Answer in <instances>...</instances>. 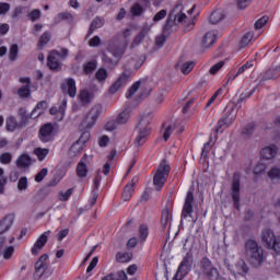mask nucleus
Returning a JSON list of instances; mask_svg holds the SVG:
<instances>
[{"mask_svg": "<svg viewBox=\"0 0 280 280\" xmlns=\"http://www.w3.org/2000/svg\"><path fill=\"white\" fill-rule=\"evenodd\" d=\"M145 62V58L141 59L138 63H135V59L127 65V69L122 72V74L109 86L108 93L109 95H115L124 84L130 80V75H132V68L139 69L141 65Z\"/></svg>", "mask_w": 280, "mask_h": 280, "instance_id": "f257e3e1", "label": "nucleus"}, {"mask_svg": "<svg viewBox=\"0 0 280 280\" xmlns=\"http://www.w3.org/2000/svg\"><path fill=\"white\" fill-rule=\"evenodd\" d=\"M151 115L150 113H144L140 116V121L136 127V131L138 132L136 138L137 145H143L148 141V137H150V132L152 131V127H150V122L152 121Z\"/></svg>", "mask_w": 280, "mask_h": 280, "instance_id": "f03ea898", "label": "nucleus"}, {"mask_svg": "<svg viewBox=\"0 0 280 280\" xmlns=\"http://www.w3.org/2000/svg\"><path fill=\"white\" fill-rule=\"evenodd\" d=\"M183 4L177 3L175 8L170 12L163 28L164 34H172V27L178 25V23H183V21L187 19V14L183 12Z\"/></svg>", "mask_w": 280, "mask_h": 280, "instance_id": "7ed1b4c3", "label": "nucleus"}, {"mask_svg": "<svg viewBox=\"0 0 280 280\" xmlns=\"http://www.w3.org/2000/svg\"><path fill=\"white\" fill-rule=\"evenodd\" d=\"M247 257L255 268L264 264V249L255 241H248L245 245Z\"/></svg>", "mask_w": 280, "mask_h": 280, "instance_id": "20e7f679", "label": "nucleus"}, {"mask_svg": "<svg viewBox=\"0 0 280 280\" xmlns=\"http://www.w3.org/2000/svg\"><path fill=\"white\" fill-rule=\"evenodd\" d=\"M170 165L167 161L163 160L153 176V185H155L156 191H161L163 186L165 185V180H167V176H170Z\"/></svg>", "mask_w": 280, "mask_h": 280, "instance_id": "39448f33", "label": "nucleus"}, {"mask_svg": "<svg viewBox=\"0 0 280 280\" xmlns=\"http://www.w3.org/2000/svg\"><path fill=\"white\" fill-rule=\"evenodd\" d=\"M49 256L43 254L35 264V272L33 273L34 280L47 279L49 277V265H47Z\"/></svg>", "mask_w": 280, "mask_h": 280, "instance_id": "423d86ee", "label": "nucleus"}, {"mask_svg": "<svg viewBox=\"0 0 280 280\" xmlns=\"http://www.w3.org/2000/svg\"><path fill=\"white\" fill-rule=\"evenodd\" d=\"M261 241L265 246L275 250V253H280V236H275V232L272 230H264L261 233Z\"/></svg>", "mask_w": 280, "mask_h": 280, "instance_id": "0eeeda50", "label": "nucleus"}, {"mask_svg": "<svg viewBox=\"0 0 280 280\" xmlns=\"http://www.w3.org/2000/svg\"><path fill=\"white\" fill-rule=\"evenodd\" d=\"M124 54H126V46L114 47L109 50V54H103V60L109 67H117Z\"/></svg>", "mask_w": 280, "mask_h": 280, "instance_id": "6e6552de", "label": "nucleus"}, {"mask_svg": "<svg viewBox=\"0 0 280 280\" xmlns=\"http://www.w3.org/2000/svg\"><path fill=\"white\" fill-rule=\"evenodd\" d=\"M191 266H194V253L189 250L183 258L177 269L175 280H183L184 277H187V275H189V272L191 271Z\"/></svg>", "mask_w": 280, "mask_h": 280, "instance_id": "1a4fd4ad", "label": "nucleus"}, {"mask_svg": "<svg viewBox=\"0 0 280 280\" xmlns=\"http://www.w3.org/2000/svg\"><path fill=\"white\" fill-rule=\"evenodd\" d=\"M191 213H194V192L189 190L187 192L184 208L182 211V222L184 220H187V218H188V222H191Z\"/></svg>", "mask_w": 280, "mask_h": 280, "instance_id": "9d476101", "label": "nucleus"}, {"mask_svg": "<svg viewBox=\"0 0 280 280\" xmlns=\"http://www.w3.org/2000/svg\"><path fill=\"white\" fill-rule=\"evenodd\" d=\"M102 113V109L100 108V106H94L90 109V112L88 113L86 117L83 119L81 126H83V128H88L91 129L93 128V126H95V122L97 121V117H100Z\"/></svg>", "mask_w": 280, "mask_h": 280, "instance_id": "9b49d317", "label": "nucleus"}, {"mask_svg": "<svg viewBox=\"0 0 280 280\" xmlns=\"http://www.w3.org/2000/svg\"><path fill=\"white\" fill-rule=\"evenodd\" d=\"M56 128L54 127V124L48 122L40 127L39 129V140L43 143H49V141H54V131Z\"/></svg>", "mask_w": 280, "mask_h": 280, "instance_id": "f8f14e48", "label": "nucleus"}, {"mask_svg": "<svg viewBox=\"0 0 280 280\" xmlns=\"http://www.w3.org/2000/svg\"><path fill=\"white\" fill-rule=\"evenodd\" d=\"M240 174L233 175L231 191H232V200L234 205V209H240Z\"/></svg>", "mask_w": 280, "mask_h": 280, "instance_id": "ddd939ff", "label": "nucleus"}, {"mask_svg": "<svg viewBox=\"0 0 280 280\" xmlns=\"http://www.w3.org/2000/svg\"><path fill=\"white\" fill-rule=\"evenodd\" d=\"M237 113H235V106H233L229 114L218 121L217 132H220L223 128H229L235 121Z\"/></svg>", "mask_w": 280, "mask_h": 280, "instance_id": "4468645a", "label": "nucleus"}, {"mask_svg": "<svg viewBox=\"0 0 280 280\" xmlns=\"http://www.w3.org/2000/svg\"><path fill=\"white\" fill-rule=\"evenodd\" d=\"M51 231L44 232L38 240L35 242L33 248L31 249L32 255L36 256L45 248V244H47V240L50 235Z\"/></svg>", "mask_w": 280, "mask_h": 280, "instance_id": "2eb2a0df", "label": "nucleus"}, {"mask_svg": "<svg viewBox=\"0 0 280 280\" xmlns=\"http://www.w3.org/2000/svg\"><path fill=\"white\" fill-rule=\"evenodd\" d=\"M88 163H89V155L85 154L77 165V176L79 178H86V176L89 175Z\"/></svg>", "mask_w": 280, "mask_h": 280, "instance_id": "dca6fc26", "label": "nucleus"}, {"mask_svg": "<svg viewBox=\"0 0 280 280\" xmlns=\"http://www.w3.org/2000/svg\"><path fill=\"white\" fill-rule=\"evenodd\" d=\"M12 224H14V214H7L0 220V235L3 233H8L10 229H12Z\"/></svg>", "mask_w": 280, "mask_h": 280, "instance_id": "f3484780", "label": "nucleus"}, {"mask_svg": "<svg viewBox=\"0 0 280 280\" xmlns=\"http://www.w3.org/2000/svg\"><path fill=\"white\" fill-rule=\"evenodd\" d=\"M139 182V177H133L129 184L126 185L122 191V199L128 202L132 198V192L135 191V185Z\"/></svg>", "mask_w": 280, "mask_h": 280, "instance_id": "a211bd4d", "label": "nucleus"}, {"mask_svg": "<svg viewBox=\"0 0 280 280\" xmlns=\"http://www.w3.org/2000/svg\"><path fill=\"white\" fill-rule=\"evenodd\" d=\"M172 130H175L176 135H180V132H185V127H183L180 122H174L173 125H170L168 127H166V130L163 135L164 141H167V139H170L172 135Z\"/></svg>", "mask_w": 280, "mask_h": 280, "instance_id": "6ab92c4d", "label": "nucleus"}, {"mask_svg": "<svg viewBox=\"0 0 280 280\" xmlns=\"http://www.w3.org/2000/svg\"><path fill=\"white\" fill-rule=\"evenodd\" d=\"M217 38L218 36L215 35V32H207L201 40V47H203V49H209V47H211L213 43H215Z\"/></svg>", "mask_w": 280, "mask_h": 280, "instance_id": "aec40b11", "label": "nucleus"}, {"mask_svg": "<svg viewBox=\"0 0 280 280\" xmlns=\"http://www.w3.org/2000/svg\"><path fill=\"white\" fill-rule=\"evenodd\" d=\"M255 130H257V122L253 121L247 124L241 135L242 137H244V139H250V137H253V135H255Z\"/></svg>", "mask_w": 280, "mask_h": 280, "instance_id": "412c9836", "label": "nucleus"}, {"mask_svg": "<svg viewBox=\"0 0 280 280\" xmlns=\"http://www.w3.org/2000/svg\"><path fill=\"white\" fill-rule=\"evenodd\" d=\"M224 11L222 10H214L210 16H209V21L212 25H218V23H220L221 21H224Z\"/></svg>", "mask_w": 280, "mask_h": 280, "instance_id": "4be33fe9", "label": "nucleus"}, {"mask_svg": "<svg viewBox=\"0 0 280 280\" xmlns=\"http://www.w3.org/2000/svg\"><path fill=\"white\" fill-rule=\"evenodd\" d=\"M47 65H48L49 69H51V71H60V69H61L60 61H58V59L56 58V55H54V52H51L48 56Z\"/></svg>", "mask_w": 280, "mask_h": 280, "instance_id": "5701e85b", "label": "nucleus"}, {"mask_svg": "<svg viewBox=\"0 0 280 280\" xmlns=\"http://www.w3.org/2000/svg\"><path fill=\"white\" fill-rule=\"evenodd\" d=\"M104 18L96 16L94 20L91 22L90 28H89V36L95 32V30H100V27H104Z\"/></svg>", "mask_w": 280, "mask_h": 280, "instance_id": "b1692460", "label": "nucleus"}, {"mask_svg": "<svg viewBox=\"0 0 280 280\" xmlns=\"http://www.w3.org/2000/svg\"><path fill=\"white\" fill-rule=\"evenodd\" d=\"M277 71H280V65H279V66H276V67H273V68L268 69V70L265 72L264 77L261 78L259 84L266 82V80H273V78H275Z\"/></svg>", "mask_w": 280, "mask_h": 280, "instance_id": "393cba45", "label": "nucleus"}, {"mask_svg": "<svg viewBox=\"0 0 280 280\" xmlns=\"http://www.w3.org/2000/svg\"><path fill=\"white\" fill-rule=\"evenodd\" d=\"M79 98L83 106H89L93 100V93L89 92L88 90H83L80 92Z\"/></svg>", "mask_w": 280, "mask_h": 280, "instance_id": "a878e982", "label": "nucleus"}, {"mask_svg": "<svg viewBox=\"0 0 280 280\" xmlns=\"http://www.w3.org/2000/svg\"><path fill=\"white\" fill-rule=\"evenodd\" d=\"M130 107L125 108L116 118L117 124L124 125L128 124V119H130Z\"/></svg>", "mask_w": 280, "mask_h": 280, "instance_id": "bb28decb", "label": "nucleus"}, {"mask_svg": "<svg viewBox=\"0 0 280 280\" xmlns=\"http://www.w3.org/2000/svg\"><path fill=\"white\" fill-rule=\"evenodd\" d=\"M16 165L19 167H30L32 165V158L27 154H22L18 158Z\"/></svg>", "mask_w": 280, "mask_h": 280, "instance_id": "cd10ccee", "label": "nucleus"}, {"mask_svg": "<svg viewBox=\"0 0 280 280\" xmlns=\"http://www.w3.org/2000/svg\"><path fill=\"white\" fill-rule=\"evenodd\" d=\"M213 267V264H211V260L207 257L202 258L200 260V270L202 275H207Z\"/></svg>", "mask_w": 280, "mask_h": 280, "instance_id": "c85d7f7f", "label": "nucleus"}, {"mask_svg": "<svg viewBox=\"0 0 280 280\" xmlns=\"http://www.w3.org/2000/svg\"><path fill=\"white\" fill-rule=\"evenodd\" d=\"M260 155L262 156V159H275V156L277 155V149L272 148V147H266L261 150Z\"/></svg>", "mask_w": 280, "mask_h": 280, "instance_id": "c756f323", "label": "nucleus"}, {"mask_svg": "<svg viewBox=\"0 0 280 280\" xmlns=\"http://www.w3.org/2000/svg\"><path fill=\"white\" fill-rule=\"evenodd\" d=\"M268 178L270 180L279 183L280 180V166H273L271 167L267 173Z\"/></svg>", "mask_w": 280, "mask_h": 280, "instance_id": "7c9ffc66", "label": "nucleus"}, {"mask_svg": "<svg viewBox=\"0 0 280 280\" xmlns=\"http://www.w3.org/2000/svg\"><path fill=\"white\" fill-rule=\"evenodd\" d=\"M5 126L9 132H14V130L19 128V121H16V118L14 116H9L7 118Z\"/></svg>", "mask_w": 280, "mask_h": 280, "instance_id": "2f4dec72", "label": "nucleus"}, {"mask_svg": "<svg viewBox=\"0 0 280 280\" xmlns=\"http://www.w3.org/2000/svg\"><path fill=\"white\" fill-rule=\"evenodd\" d=\"M253 38H255L254 32L246 33L240 42L241 49H244V47H248V45H250V40H253Z\"/></svg>", "mask_w": 280, "mask_h": 280, "instance_id": "473e14b6", "label": "nucleus"}, {"mask_svg": "<svg viewBox=\"0 0 280 280\" xmlns=\"http://www.w3.org/2000/svg\"><path fill=\"white\" fill-rule=\"evenodd\" d=\"M132 260V253H117L116 254V261H118V264H127V261Z\"/></svg>", "mask_w": 280, "mask_h": 280, "instance_id": "72a5a7b5", "label": "nucleus"}, {"mask_svg": "<svg viewBox=\"0 0 280 280\" xmlns=\"http://www.w3.org/2000/svg\"><path fill=\"white\" fill-rule=\"evenodd\" d=\"M47 109V102L45 101H42L37 104V106L33 109L32 114H31V117H38L43 110Z\"/></svg>", "mask_w": 280, "mask_h": 280, "instance_id": "f704fd0d", "label": "nucleus"}, {"mask_svg": "<svg viewBox=\"0 0 280 280\" xmlns=\"http://www.w3.org/2000/svg\"><path fill=\"white\" fill-rule=\"evenodd\" d=\"M49 40H51V33L45 32L43 35H40L37 47L39 49H43V47H45V45H47Z\"/></svg>", "mask_w": 280, "mask_h": 280, "instance_id": "c9c22d12", "label": "nucleus"}, {"mask_svg": "<svg viewBox=\"0 0 280 280\" xmlns=\"http://www.w3.org/2000/svg\"><path fill=\"white\" fill-rule=\"evenodd\" d=\"M139 89H141V81H137L130 86L128 93L126 94V98L132 100V97H135V93H137Z\"/></svg>", "mask_w": 280, "mask_h": 280, "instance_id": "e433bc0d", "label": "nucleus"}, {"mask_svg": "<svg viewBox=\"0 0 280 280\" xmlns=\"http://www.w3.org/2000/svg\"><path fill=\"white\" fill-rule=\"evenodd\" d=\"M167 222H170V208H165L162 211L161 226H162L163 231H165V229H167Z\"/></svg>", "mask_w": 280, "mask_h": 280, "instance_id": "4c0bfd02", "label": "nucleus"}, {"mask_svg": "<svg viewBox=\"0 0 280 280\" xmlns=\"http://www.w3.org/2000/svg\"><path fill=\"white\" fill-rule=\"evenodd\" d=\"M143 12H145V9H143V7H141V4H139V3L132 4V7L130 9V14L132 16H141V14H143Z\"/></svg>", "mask_w": 280, "mask_h": 280, "instance_id": "58836bf2", "label": "nucleus"}, {"mask_svg": "<svg viewBox=\"0 0 280 280\" xmlns=\"http://www.w3.org/2000/svg\"><path fill=\"white\" fill-rule=\"evenodd\" d=\"M67 86H68V94L70 95V97H75L77 95L75 80L68 79Z\"/></svg>", "mask_w": 280, "mask_h": 280, "instance_id": "ea45409f", "label": "nucleus"}, {"mask_svg": "<svg viewBox=\"0 0 280 280\" xmlns=\"http://www.w3.org/2000/svg\"><path fill=\"white\" fill-rule=\"evenodd\" d=\"M95 78L98 82H106V79L108 78V71L104 68H100L95 73Z\"/></svg>", "mask_w": 280, "mask_h": 280, "instance_id": "a19ab883", "label": "nucleus"}, {"mask_svg": "<svg viewBox=\"0 0 280 280\" xmlns=\"http://www.w3.org/2000/svg\"><path fill=\"white\" fill-rule=\"evenodd\" d=\"M16 56H19V45L13 44L9 50V60L14 62L16 60Z\"/></svg>", "mask_w": 280, "mask_h": 280, "instance_id": "79ce46f5", "label": "nucleus"}, {"mask_svg": "<svg viewBox=\"0 0 280 280\" xmlns=\"http://www.w3.org/2000/svg\"><path fill=\"white\" fill-rule=\"evenodd\" d=\"M95 69H97V61H96V60L89 61V62L83 67V71H84V73H86V74L93 73V72L95 71Z\"/></svg>", "mask_w": 280, "mask_h": 280, "instance_id": "37998d69", "label": "nucleus"}, {"mask_svg": "<svg viewBox=\"0 0 280 280\" xmlns=\"http://www.w3.org/2000/svg\"><path fill=\"white\" fill-rule=\"evenodd\" d=\"M34 154H36L39 161H45V158L49 154V149L36 148Z\"/></svg>", "mask_w": 280, "mask_h": 280, "instance_id": "c03bdc74", "label": "nucleus"}, {"mask_svg": "<svg viewBox=\"0 0 280 280\" xmlns=\"http://www.w3.org/2000/svg\"><path fill=\"white\" fill-rule=\"evenodd\" d=\"M27 16H28L30 21H32V23H36V21H39L40 16H43V14L40 13V10L35 9V10L28 12Z\"/></svg>", "mask_w": 280, "mask_h": 280, "instance_id": "a18cd8bd", "label": "nucleus"}, {"mask_svg": "<svg viewBox=\"0 0 280 280\" xmlns=\"http://www.w3.org/2000/svg\"><path fill=\"white\" fill-rule=\"evenodd\" d=\"M208 280H220V272L218 271V269L214 267L212 268L210 271H208L206 275Z\"/></svg>", "mask_w": 280, "mask_h": 280, "instance_id": "49530a36", "label": "nucleus"}, {"mask_svg": "<svg viewBox=\"0 0 280 280\" xmlns=\"http://www.w3.org/2000/svg\"><path fill=\"white\" fill-rule=\"evenodd\" d=\"M196 66V63H194V61H187L182 66V73H184V75H187V73H191V71L194 70V67Z\"/></svg>", "mask_w": 280, "mask_h": 280, "instance_id": "de8ad7c7", "label": "nucleus"}, {"mask_svg": "<svg viewBox=\"0 0 280 280\" xmlns=\"http://www.w3.org/2000/svg\"><path fill=\"white\" fill-rule=\"evenodd\" d=\"M1 255L3 256V259H12V256L14 255V246L5 247Z\"/></svg>", "mask_w": 280, "mask_h": 280, "instance_id": "09e8293b", "label": "nucleus"}, {"mask_svg": "<svg viewBox=\"0 0 280 280\" xmlns=\"http://www.w3.org/2000/svg\"><path fill=\"white\" fill-rule=\"evenodd\" d=\"M236 268L238 270V275H246L248 272V265L244 260H241L236 264Z\"/></svg>", "mask_w": 280, "mask_h": 280, "instance_id": "8fccbe9b", "label": "nucleus"}, {"mask_svg": "<svg viewBox=\"0 0 280 280\" xmlns=\"http://www.w3.org/2000/svg\"><path fill=\"white\" fill-rule=\"evenodd\" d=\"M0 163H3V165H10L12 163V154L9 152H4L0 155Z\"/></svg>", "mask_w": 280, "mask_h": 280, "instance_id": "3c124183", "label": "nucleus"}, {"mask_svg": "<svg viewBox=\"0 0 280 280\" xmlns=\"http://www.w3.org/2000/svg\"><path fill=\"white\" fill-rule=\"evenodd\" d=\"M71 194H73V188H69L66 192L60 191L59 200L61 202H67V200H69V198L71 197Z\"/></svg>", "mask_w": 280, "mask_h": 280, "instance_id": "603ef678", "label": "nucleus"}, {"mask_svg": "<svg viewBox=\"0 0 280 280\" xmlns=\"http://www.w3.org/2000/svg\"><path fill=\"white\" fill-rule=\"evenodd\" d=\"M223 67H224V61H219L218 63H215L210 68L209 70L210 75H215V73H218V71H220V69H222Z\"/></svg>", "mask_w": 280, "mask_h": 280, "instance_id": "864d4df0", "label": "nucleus"}, {"mask_svg": "<svg viewBox=\"0 0 280 280\" xmlns=\"http://www.w3.org/2000/svg\"><path fill=\"white\" fill-rule=\"evenodd\" d=\"M165 34L167 33H164L163 32V35H160L155 38V47H163V45H165L166 40H167V37L165 36Z\"/></svg>", "mask_w": 280, "mask_h": 280, "instance_id": "5fc2aeb1", "label": "nucleus"}, {"mask_svg": "<svg viewBox=\"0 0 280 280\" xmlns=\"http://www.w3.org/2000/svg\"><path fill=\"white\" fill-rule=\"evenodd\" d=\"M47 168H42L40 172H38L35 175V182L36 183H43V180L45 179V176H47Z\"/></svg>", "mask_w": 280, "mask_h": 280, "instance_id": "6e6d98bb", "label": "nucleus"}, {"mask_svg": "<svg viewBox=\"0 0 280 280\" xmlns=\"http://www.w3.org/2000/svg\"><path fill=\"white\" fill-rule=\"evenodd\" d=\"M238 10H246L247 5H250V0H234Z\"/></svg>", "mask_w": 280, "mask_h": 280, "instance_id": "4d7b16f0", "label": "nucleus"}, {"mask_svg": "<svg viewBox=\"0 0 280 280\" xmlns=\"http://www.w3.org/2000/svg\"><path fill=\"white\" fill-rule=\"evenodd\" d=\"M139 234H140L141 242H145V240L148 238V226L140 225Z\"/></svg>", "mask_w": 280, "mask_h": 280, "instance_id": "13d9d810", "label": "nucleus"}, {"mask_svg": "<svg viewBox=\"0 0 280 280\" xmlns=\"http://www.w3.org/2000/svg\"><path fill=\"white\" fill-rule=\"evenodd\" d=\"M18 189L20 191H25V189H27V177H21L19 179Z\"/></svg>", "mask_w": 280, "mask_h": 280, "instance_id": "bf43d9fd", "label": "nucleus"}, {"mask_svg": "<svg viewBox=\"0 0 280 280\" xmlns=\"http://www.w3.org/2000/svg\"><path fill=\"white\" fill-rule=\"evenodd\" d=\"M164 16H167V10L165 9L161 10L153 16V23H158V21H163Z\"/></svg>", "mask_w": 280, "mask_h": 280, "instance_id": "052dcab7", "label": "nucleus"}, {"mask_svg": "<svg viewBox=\"0 0 280 280\" xmlns=\"http://www.w3.org/2000/svg\"><path fill=\"white\" fill-rule=\"evenodd\" d=\"M266 23H268V16L260 18L255 23V30H261V27H264V25H266Z\"/></svg>", "mask_w": 280, "mask_h": 280, "instance_id": "680f3d73", "label": "nucleus"}, {"mask_svg": "<svg viewBox=\"0 0 280 280\" xmlns=\"http://www.w3.org/2000/svg\"><path fill=\"white\" fill-rule=\"evenodd\" d=\"M89 45L90 47H100L102 45V39L96 35L89 40Z\"/></svg>", "mask_w": 280, "mask_h": 280, "instance_id": "e2e57ef3", "label": "nucleus"}, {"mask_svg": "<svg viewBox=\"0 0 280 280\" xmlns=\"http://www.w3.org/2000/svg\"><path fill=\"white\" fill-rule=\"evenodd\" d=\"M20 97H27L30 95V86H22L18 90Z\"/></svg>", "mask_w": 280, "mask_h": 280, "instance_id": "0e129e2a", "label": "nucleus"}, {"mask_svg": "<svg viewBox=\"0 0 280 280\" xmlns=\"http://www.w3.org/2000/svg\"><path fill=\"white\" fill-rule=\"evenodd\" d=\"M266 170H267L266 164L259 163L256 165L254 172H255V174H265Z\"/></svg>", "mask_w": 280, "mask_h": 280, "instance_id": "69168bd1", "label": "nucleus"}, {"mask_svg": "<svg viewBox=\"0 0 280 280\" xmlns=\"http://www.w3.org/2000/svg\"><path fill=\"white\" fill-rule=\"evenodd\" d=\"M247 69H253V62L247 61L245 65H243L241 68L237 70V75L244 73Z\"/></svg>", "mask_w": 280, "mask_h": 280, "instance_id": "338daca9", "label": "nucleus"}, {"mask_svg": "<svg viewBox=\"0 0 280 280\" xmlns=\"http://www.w3.org/2000/svg\"><path fill=\"white\" fill-rule=\"evenodd\" d=\"M10 12V3L1 2L0 3V14H8Z\"/></svg>", "mask_w": 280, "mask_h": 280, "instance_id": "774afa93", "label": "nucleus"}]
</instances>
